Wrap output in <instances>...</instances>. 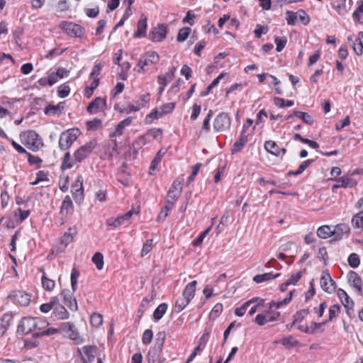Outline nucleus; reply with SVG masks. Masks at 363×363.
Returning <instances> with one entry per match:
<instances>
[{
    "label": "nucleus",
    "mask_w": 363,
    "mask_h": 363,
    "mask_svg": "<svg viewBox=\"0 0 363 363\" xmlns=\"http://www.w3.org/2000/svg\"><path fill=\"white\" fill-rule=\"evenodd\" d=\"M196 285L197 281L194 280L185 286L182 296L177 300L175 303V308L177 312L183 311L194 298Z\"/></svg>",
    "instance_id": "nucleus-1"
},
{
    "label": "nucleus",
    "mask_w": 363,
    "mask_h": 363,
    "mask_svg": "<svg viewBox=\"0 0 363 363\" xmlns=\"http://www.w3.org/2000/svg\"><path fill=\"white\" fill-rule=\"evenodd\" d=\"M166 334L164 332H159L156 335L155 345L149 350L147 359V363H155L157 358L159 357L165 341Z\"/></svg>",
    "instance_id": "nucleus-2"
},
{
    "label": "nucleus",
    "mask_w": 363,
    "mask_h": 363,
    "mask_svg": "<svg viewBox=\"0 0 363 363\" xmlns=\"http://www.w3.org/2000/svg\"><path fill=\"white\" fill-rule=\"evenodd\" d=\"M80 134L81 132L78 128H72L64 131L59 139L60 149L62 151L68 150Z\"/></svg>",
    "instance_id": "nucleus-3"
},
{
    "label": "nucleus",
    "mask_w": 363,
    "mask_h": 363,
    "mask_svg": "<svg viewBox=\"0 0 363 363\" xmlns=\"http://www.w3.org/2000/svg\"><path fill=\"white\" fill-rule=\"evenodd\" d=\"M96 140H91L79 147L73 155L74 162H81L87 158L96 148Z\"/></svg>",
    "instance_id": "nucleus-4"
},
{
    "label": "nucleus",
    "mask_w": 363,
    "mask_h": 363,
    "mask_svg": "<svg viewBox=\"0 0 363 363\" xmlns=\"http://www.w3.org/2000/svg\"><path fill=\"white\" fill-rule=\"evenodd\" d=\"M21 137L26 146L33 151H37L43 145L39 135L34 130L26 131Z\"/></svg>",
    "instance_id": "nucleus-5"
},
{
    "label": "nucleus",
    "mask_w": 363,
    "mask_h": 363,
    "mask_svg": "<svg viewBox=\"0 0 363 363\" xmlns=\"http://www.w3.org/2000/svg\"><path fill=\"white\" fill-rule=\"evenodd\" d=\"M231 125V118L228 113L222 112L213 121V128L216 132H223L228 130Z\"/></svg>",
    "instance_id": "nucleus-6"
},
{
    "label": "nucleus",
    "mask_w": 363,
    "mask_h": 363,
    "mask_svg": "<svg viewBox=\"0 0 363 363\" xmlns=\"http://www.w3.org/2000/svg\"><path fill=\"white\" fill-rule=\"evenodd\" d=\"M160 60L159 55L155 52H148L138 61L137 67L134 69L138 72H144L145 66L151 64H157Z\"/></svg>",
    "instance_id": "nucleus-7"
},
{
    "label": "nucleus",
    "mask_w": 363,
    "mask_h": 363,
    "mask_svg": "<svg viewBox=\"0 0 363 363\" xmlns=\"http://www.w3.org/2000/svg\"><path fill=\"white\" fill-rule=\"evenodd\" d=\"M35 323H36V328L40 330H42L39 333H35L33 334V337H38L41 336H50L58 332L57 329L54 328H49L48 329L44 330L48 325V323L45 320H43L40 318H35Z\"/></svg>",
    "instance_id": "nucleus-8"
},
{
    "label": "nucleus",
    "mask_w": 363,
    "mask_h": 363,
    "mask_svg": "<svg viewBox=\"0 0 363 363\" xmlns=\"http://www.w3.org/2000/svg\"><path fill=\"white\" fill-rule=\"evenodd\" d=\"M61 28L72 37H82L84 34V29L72 22L64 21L61 23Z\"/></svg>",
    "instance_id": "nucleus-9"
},
{
    "label": "nucleus",
    "mask_w": 363,
    "mask_h": 363,
    "mask_svg": "<svg viewBox=\"0 0 363 363\" xmlns=\"http://www.w3.org/2000/svg\"><path fill=\"white\" fill-rule=\"evenodd\" d=\"M320 284L322 289L325 292L331 294L335 290V282L331 278L328 269L322 272Z\"/></svg>",
    "instance_id": "nucleus-10"
},
{
    "label": "nucleus",
    "mask_w": 363,
    "mask_h": 363,
    "mask_svg": "<svg viewBox=\"0 0 363 363\" xmlns=\"http://www.w3.org/2000/svg\"><path fill=\"white\" fill-rule=\"evenodd\" d=\"M77 351L84 363H91L95 359L97 347L95 345H86L82 348H77Z\"/></svg>",
    "instance_id": "nucleus-11"
},
{
    "label": "nucleus",
    "mask_w": 363,
    "mask_h": 363,
    "mask_svg": "<svg viewBox=\"0 0 363 363\" xmlns=\"http://www.w3.org/2000/svg\"><path fill=\"white\" fill-rule=\"evenodd\" d=\"M36 328L35 318L25 317L18 326V332L28 334Z\"/></svg>",
    "instance_id": "nucleus-12"
},
{
    "label": "nucleus",
    "mask_w": 363,
    "mask_h": 363,
    "mask_svg": "<svg viewBox=\"0 0 363 363\" xmlns=\"http://www.w3.org/2000/svg\"><path fill=\"white\" fill-rule=\"evenodd\" d=\"M72 196L77 203H80L84 199L83 179L78 176L74 184L72 186Z\"/></svg>",
    "instance_id": "nucleus-13"
},
{
    "label": "nucleus",
    "mask_w": 363,
    "mask_h": 363,
    "mask_svg": "<svg viewBox=\"0 0 363 363\" xmlns=\"http://www.w3.org/2000/svg\"><path fill=\"white\" fill-rule=\"evenodd\" d=\"M167 32V26L164 24H159L150 32L149 37L153 42H160L166 38Z\"/></svg>",
    "instance_id": "nucleus-14"
},
{
    "label": "nucleus",
    "mask_w": 363,
    "mask_h": 363,
    "mask_svg": "<svg viewBox=\"0 0 363 363\" xmlns=\"http://www.w3.org/2000/svg\"><path fill=\"white\" fill-rule=\"evenodd\" d=\"M106 108V101L101 97H96L87 106L86 110L89 113H96L104 111Z\"/></svg>",
    "instance_id": "nucleus-15"
},
{
    "label": "nucleus",
    "mask_w": 363,
    "mask_h": 363,
    "mask_svg": "<svg viewBox=\"0 0 363 363\" xmlns=\"http://www.w3.org/2000/svg\"><path fill=\"white\" fill-rule=\"evenodd\" d=\"M182 191V180L179 179L174 180L168 191L167 199L174 201L175 202L177 199L180 196Z\"/></svg>",
    "instance_id": "nucleus-16"
},
{
    "label": "nucleus",
    "mask_w": 363,
    "mask_h": 363,
    "mask_svg": "<svg viewBox=\"0 0 363 363\" xmlns=\"http://www.w3.org/2000/svg\"><path fill=\"white\" fill-rule=\"evenodd\" d=\"M13 301L20 305L26 306L30 303V296L22 291H15L10 296Z\"/></svg>",
    "instance_id": "nucleus-17"
},
{
    "label": "nucleus",
    "mask_w": 363,
    "mask_h": 363,
    "mask_svg": "<svg viewBox=\"0 0 363 363\" xmlns=\"http://www.w3.org/2000/svg\"><path fill=\"white\" fill-rule=\"evenodd\" d=\"M248 140V134L245 130H242L238 140L235 142L231 149L232 154L241 151Z\"/></svg>",
    "instance_id": "nucleus-18"
},
{
    "label": "nucleus",
    "mask_w": 363,
    "mask_h": 363,
    "mask_svg": "<svg viewBox=\"0 0 363 363\" xmlns=\"http://www.w3.org/2000/svg\"><path fill=\"white\" fill-rule=\"evenodd\" d=\"M147 21V17L142 14L138 22L137 31L133 35L134 38H142L146 35Z\"/></svg>",
    "instance_id": "nucleus-19"
},
{
    "label": "nucleus",
    "mask_w": 363,
    "mask_h": 363,
    "mask_svg": "<svg viewBox=\"0 0 363 363\" xmlns=\"http://www.w3.org/2000/svg\"><path fill=\"white\" fill-rule=\"evenodd\" d=\"M347 40L352 42V48L357 55H362L363 53V32L359 33L358 38L353 41L352 36H348Z\"/></svg>",
    "instance_id": "nucleus-20"
},
{
    "label": "nucleus",
    "mask_w": 363,
    "mask_h": 363,
    "mask_svg": "<svg viewBox=\"0 0 363 363\" xmlns=\"http://www.w3.org/2000/svg\"><path fill=\"white\" fill-rule=\"evenodd\" d=\"M77 234L75 228H69L67 232H65L61 238V245L60 248L64 250L67 246L72 242L74 236Z\"/></svg>",
    "instance_id": "nucleus-21"
},
{
    "label": "nucleus",
    "mask_w": 363,
    "mask_h": 363,
    "mask_svg": "<svg viewBox=\"0 0 363 363\" xmlns=\"http://www.w3.org/2000/svg\"><path fill=\"white\" fill-rule=\"evenodd\" d=\"M133 214V211H129L126 213H125L122 216H118V218L113 219V218H109L107 220V225L109 226H113L114 228H117L124 223L125 220H128Z\"/></svg>",
    "instance_id": "nucleus-22"
},
{
    "label": "nucleus",
    "mask_w": 363,
    "mask_h": 363,
    "mask_svg": "<svg viewBox=\"0 0 363 363\" xmlns=\"http://www.w3.org/2000/svg\"><path fill=\"white\" fill-rule=\"evenodd\" d=\"M348 281L354 287L356 288L358 293H362V279L357 273L354 271H350L348 273Z\"/></svg>",
    "instance_id": "nucleus-23"
},
{
    "label": "nucleus",
    "mask_w": 363,
    "mask_h": 363,
    "mask_svg": "<svg viewBox=\"0 0 363 363\" xmlns=\"http://www.w3.org/2000/svg\"><path fill=\"white\" fill-rule=\"evenodd\" d=\"M334 231L333 236L335 240H340L342 239V236L345 234H347L350 232V228L345 223H340L337 225L334 229L333 230Z\"/></svg>",
    "instance_id": "nucleus-24"
},
{
    "label": "nucleus",
    "mask_w": 363,
    "mask_h": 363,
    "mask_svg": "<svg viewBox=\"0 0 363 363\" xmlns=\"http://www.w3.org/2000/svg\"><path fill=\"white\" fill-rule=\"evenodd\" d=\"M13 320L11 314L5 313L1 318H0V335H3L7 330Z\"/></svg>",
    "instance_id": "nucleus-25"
},
{
    "label": "nucleus",
    "mask_w": 363,
    "mask_h": 363,
    "mask_svg": "<svg viewBox=\"0 0 363 363\" xmlns=\"http://www.w3.org/2000/svg\"><path fill=\"white\" fill-rule=\"evenodd\" d=\"M53 314L58 319L65 320L69 318V313L67 309L58 302L53 308Z\"/></svg>",
    "instance_id": "nucleus-26"
},
{
    "label": "nucleus",
    "mask_w": 363,
    "mask_h": 363,
    "mask_svg": "<svg viewBox=\"0 0 363 363\" xmlns=\"http://www.w3.org/2000/svg\"><path fill=\"white\" fill-rule=\"evenodd\" d=\"M292 116H296L300 119H301L304 123L312 125L313 123V117L309 115L308 113L302 112L299 111H294L293 113L287 117V119L291 118Z\"/></svg>",
    "instance_id": "nucleus-27"
},
{
    "label": "nucleus",
    "mask_w": 363,
    "mask_h": 363,
    "mask_svg": "<svg viewBox=\"0 0 363 363\" xmlns=\"http://www.w3.org/2000/svg\"><path fill=\"white\" fill-rule=\"evenodd\" d=\"M73 210V203L69 196H66L62 201L60 213L62 215H68Z\"/></svg>",
    "instance_id": "nucleus-28"
},
{
    "label": "nucleus",
    "mask_w": 363,
    "mask_h": 363,
    "mask_svg": "<svg viewBox=\"0 0 363 363\" xmlns=\"http://www.w3.org/2000/svg\"><path fill=\"white\" fill-rule=\"evenodd\" d=\"M162 130L160 128L150 129L145 135L140 137L138 139V140L136 141V143H138L139 144L145 145V140L146 136L150 135V136H152V138L157 139L159 136H160L162 135Z\"/></svg>",
    "instance_id": "nucleus-29"
},
{
    "label": "nucleus",
    "mask_w": 363,
    "mask_h": 363,
    "mask_svg": "<svg viewBox=\"0 0 363 363\" xmlns=\"http://www.w3.org/2000/svg\"><path fill=\"white\" fill-rule=\"evenodd\" d=\"M174 204V201H171L170 199L167 200L164 207L161 210L158 215V221H164L166 219L167 216H168L169 211L172 209Z\"/></svg>",
    "instance_id": "nucleus-30"
},
{
    "label": "nucleus",
    "mask_w": 363,
    "mask_h": 363,
    "mask_svg": "<svg viewBox=\"0 0 363 363\" xmlns=\"http://www.w3.org/2000/svg\"><path fill=\"white\" fill-rule=\"evenodd\" d=\"M325 323H317L315 322H312L311 326L301 325L298 327V329L306 333L313 334L315 333L317 329L320 328Z\"/></svg>",
    "instance_id": "nucleus-31"
},
{
    "label": "nucleus",
    "mask_w": 363,
    "mask_h": 363,
    "mask_svg": "<svg viewBox=\"0 0 363 363\" xmlns=\"http://www.w3.org/2000/svg\"><path fill=\"white\" fill-rule=\"evenodd\" d=\"M280 276L279 273L273 274L272 272L264 273L262 274H257L253 277V281L256 283H262L265 281L277 278Z\"/></svg>",
    "instance_id": "nucleus-32"
},
{
    "label": "nucleus",
    "mask_w": 363,
    "mask_h": 363,
    "mask_svg": "<svg viewBox=\"0 0 363 363\" xmlns=\"http://www.w3.org/2000/svg\"><path fill=\"white\" fill-rule=\"evenodd\" d=\"M334 231L329 225H323L318 228L317 235L322 239H326L333 235Z\"/></svg>",
    "instance_id": "nucleus-33"
},
{
    "label": "nucleus",
    "mask_w": 363,
    "mask_h": 363,
    "mask_svg": "<svg viewBox=\"0 0 363 363\" xmlns=\"http://www.w3.org/2000/svg\"><path fill=\"white\" fill-rule=\"evenodd\" d=\"M265 150L271 155L279 156V147L277 144L272 140H268L264 143Z\"/></svg>",
    "instance_id": "nucleus-34"
},
{
    "label": "nucleus",
    "mask_w": 363,
    "mask_h": 363,
    "mask_svg": "<svg viewBox=\"0 0 363 363\" xmlns=\"http://www.w3.org/2000/svg\"><path fill=\"white\" fill-rule=\"evenodd\" d=\"M59 298L57 296H53L49 303H43L40 306V311L45 313H48L52 309L53 310V308L55 305L58 304Z\"/></svg>",
    "instance_id": "nucleus-35"
},
{
    "label": "nucleus",
    "mask_w": 363,
    "mask_h": 363,
    "mask_svg": "<svg viewBox=\"0 0 363 363\" xmlns=\"http://www.w3.org/2000/svg\"><path fill=\"white\" fill-rule=\"evenodd\" d=\"M278 342L283 345L287 349L292 348L298 344V341L291 335L281 339Z\"/></svg>",
    "instance_id": "nucleus-36"
},
{
    "label": "nucleus",
    "mask_w": 363,
    "mask_h": 363,
    "mask_svg": "<svg viewBox=\"0 0 363 363\" xmlns=\"http://www.w3.org/2000/svg\"><path fill=\"white\" fill-rule=\"evenodd\" d=\"M77 162H74V158L70 160V153L69 152H66L63 157L62 162L61 164V169L62 170H65L67 169H71Z\"/></svg>",
    "instance_id": "nucleus-37"
},
{
    "label": "nucleus",
    "mask_w": 363,
    "mask_h": 363,
    "mask_svg": "<svg viewBox=\"0 0 363 363\" xmlns=\"http://www.w3.org/2000/svg\"><path fill=\"white\" fill-rule=\"evenodd\" d=\"M313 162V160H307L301 162V164L299 165L298 168L296 171H289L288 172V175H294L298 176L303 173L304 170Z\"/></svg>",
    "instance_id": "nucleus-38"
},
{
    "label": "nucleus",
    "mask_w": 363,
    "mask_h": 363,
    "mask_svg": "<svg viewBox=\"0 0 363 363\" xmlns=\"http://www.w3.org/2000/svg\"><path fill=\"white\" fill-rule=\"evenodd\" d=\"M167 309V304L163 303L160 304L157 308L155 310L153 313V317L155 320H159L162 316L164 315Z\"/></svg>",
    "instance_id": "nucleus-39"
},
{
    "label": "nucleus",
    "mask_w": 363,
    "mask_h": 363,
    "mask_svg": "<svg viewBox=\"0 0 363 363\" xmlns=\"http://www.w3.org/2000/svg\"><path fill=\"white\" fill-rule=\"evenodd\" d=\"M353 18L355 21L363 23V1H360L358 7L352 13Z\"/></svg>",
    "instance_id": "nucleus-40"
},
{
    "label": "nucleus",
    "mask_w": 363,
    "mask_h": 363,
    "mask_svg": "<svg viewBox=\"0 0 363 363\" xmlns=\"http://www.w3.org/2000/svg\"><path fill=\"white\" fill-rule=\"evenodd\" d=\"M191 33V28L189 27H184L179 29L177 35V40L178 42H184L189 37Z\"/></svg>",
    "instance_id": "nucleus-41"
},
{
    "label": "nucleus",
    "mask_w": 363,
    "mask_h": 363,
    "mask_svg": "<svg viewBox=\"0 0 363 363\" xmlns=\"http://www.w3.org/2000/svg\"><path fill=\"white\" fill-rule=\"evenodd\" d=\"M90 323L92 326L99 328L103 323V316L97 313H93L90 317Z\"/></svg>",
    "instance_id": "nucleus-42"
},
{
    "label": "nucleus",
    "mask_w": 363,
    "mask_h": 363,
    "mask_svg": "<svg viewBox=\"0 0 363 363\" xmlns=\"http://www.w3.org/2000/svg\"><path fill=\"white\" fill-rule=\"evenodd\" d=\"M98 269H101L104 267V256L101 252H96L91 258Z\"/></svg>",
    "instance_id": "nucleus-43"
},
{
    "label": "nucleus",
    "mask_w": 363,
    "mask_h": 363,
    "mask_svg": "<svg viewBox=\"0 0 363 363\" xmlns=\"http://www.w3.org/2000/svg\"><path fill=\"white\" fill-rule=\"evenodd\" d=\"M41 279L43 287L45 290L51 291L55 288V282L54 280L47 278L45 274L43 275Z\"/></svg>",
    "instance_id": "nucleus-44"
},
{
    "label": "nucleus",
    "mask_w": 363,
    "mask_h": 363,
    "mask_svg": "<svg viewBox=\"0 0 363 363\" xmlns=\"http://www.w3.org/2000/svg\"><path fill=\"white\" fill-rule=\"evenodd\" d=\"M30 215V211H23L21 208H18L16 210H15L13 213V216L15 217L19 216V218L17 220L18 222L21 223L23 220H25L28 216Z\"/></svg>",
    "instance_id": "nucleus-45"
},
{
    "label": "nucleus",
    "mask_w": 363,
    "mask_h": 363,
    "mask_svg": "<svg viewBox=\"0 0 363 363\" xmlns=\"http://www.w3.org/2000/svg\"><path fill=\"white\" fill-rule=\"evenodd\" d=\"M274 104L279 108H283L285 106L290 107L294 105V101L291 100L285 101L282 98L275 97L274 99Z\"/></svg>",
    "instance_id": "nucleus-46"
},
{
    "label": "nucleus",
    "mask_w": 363,
    "mask_h": 363,
    "mask_svg": "<svg viewBox=\"0 0 363 363\" xmlns=\"http://www.w3.org/2000/svg\"><path fill=\"white\" fill-rule=\"evenodd\" d=\"M211 227H212V225H210L209 227H208L204 231H203L198 238H196V239H195L193 242H192V245H194V246H199L200 245L204 238L209 233L210 230H211Z\"/></svg>",
    "instance_id": "nucleus-47"
},
{
    "label": "nucleus",
    "mask_w": 363,
    "mask_h": 363,
    "mask_svg": "<svg viewBox=\"0 0 363 363\" xmlns=\"http://www.w3.org/2000/svg\"><path fill=\"white\" fill-rule=\"evenodd\" d=\"M340 312V306L338 304H334L329 308V318L328 320L324 322L325 323L331 321L334 317H335Z\"/></svg>",
    "instance_id": "nucleus-48"
},
{
    "label": "nucleus",
    "mask_w": 363,
    "mask_h": 363,
    "mask_svg": "<svg viewBox=\"0 0 363 363\" xmlns=\"http://www.w3.org/2000/svg\"><path fill=\"white\" fill-rule=\"evenodd\" d=\"M286 20L287 21L288 25L294 26L296 23L297 21V13L287 11L286 12Z\"/></svg>",
    "instance_id": "nucleus-49"
},
{
    "label": "nucleus",
    "mask_w": 363,
    "mask_h": 363,
    "mask_svg": "<svg viewBox=\"0 0 363 363\" xmlns=\"http://www.w3.org/2000/svg\"><path fill=\"white\" fill-rule=\"evenodd\" d=\"M61 112L60 111V105L58 104L57 106L53 105H49L45 107V113L46 115H55V114H60Z\"/></svg>",
    "instance_id": "nucleus-50"
},
{
    "label": "nucleus",
    "mask_w": 363,
    "mask_h": 363,
    "mask_svg": "<svg viewBox=\"0 0 363 363\" xmlns=\"http://www.w3.org/2000/svg\"><path fill=\"white\" fill-rule=\"evenodd\" d=\"M347 261H348L349 265L352 268L357 267L360 263L359 256L355 253H352L349 256Z\"/></svg>",
    "instance_id": "nucleus-51"
},
{
    "label": "nucleus",
    "mask_w": 363,
    "mask_h": 363,
    "mask_svg": "<svg viewBox=\"0 0 363 363\" xmlns=\"http://www.w3.org/2000/svg\"><path fill=\"white\" fill-rule=\"evenodd\" d=\"M164 155V152L161 150L157 153L156 156L151 162V165L150 167V172L154 171L156 169L157 165L161 162V159Z\"/></svg>",
    "instance_id": "nucleus-52"
},
{
    "label": "nucleus",
    "mask_w": 363,
    "mask_h": 363,
    "mask_svg": "<svg viewBox=\"0 0 363 363\" xmlns=\"http://www.w3.org/2000/svg\"><path fill=\"white\" fill-rule=\"evenodd\" d=\"M70 92V88L67 84H62L57 89V94L60 98L67 97Z\"/></svg>",
    "instance_id": "nucleus-53"
},
{
    "label": "nucleus",
    "mask_w": 363,
    "mask_h": 363,
    "mask_svg": "<svg viewBox=\"0 0 363 363\" xmlns=\"http://www.w3.org/2000/svg\"><path fill=\"white\" fill-rule=\"evenodd\" d=\"M79 276V273L75 268H73L71 273V286L73 291H76L77 285V278Z\"/></svg>",
    "instance_id": "nucleus-54"
},
{
    "label": "nucleus",
    "mask_w": 363,
    "mask_h": 363,
    "mask_svg": "<svg viewBox=\"0 0 363 363\" xmlns=\"http://www.w3.org/2000/svg\"><path fill=\"white\" fill-rule=\"evenodd\" d=\"M153 337V333L151 330L147 329L145 330L142 337V342L144 345H149Z\"/></svg>",
    "instance_id": "nucleus-55"
},
{
    "label": "nucleus",
    "mask_w": 363,
    "mask_h": 363,
    "mask_svg": "<svg viewBox=\"0 0 363 363\" xmlns=\"http://www.w3.org/2000/svg\"><path fill=\"white\" fill-rule=\"evenodd\" d=\"M274 42L277 45V47H276L277 51L281 52L285 47L287 40L284 37H283V38L276 37L274 39Z\"/></svg>",
    "instance_id": "nucleus-56"
},
{
    "label": "nucleus",
    "mask_w": 363,
    "mask_h": 363,
    "mask_svg": "<svg viewBox=\"0 0 363 363\" xmlns=\"http://www.w3.org/2000/svg\"><path fill=\"white\" fill-rule=\"evenodd\" d=\"M308 313L309 311L308 309H303L296 312L294 315V323L301 322Z\"/></svg>",
    "instance_id": "nucleus-57"
},
{
    "label": "nucleus",
    "mask_w": 363,
    "mask_h": 363,
    "mask_svg": "<svg viewBox=\"0 0 363 363\" xmlns=\"http://www.w3.org/2000/svg\"><path fill=\"white\" fill-rule=\"evenodd\" d=\"M164 115V113L160 109L158 110L155 108L147 116L146 120H148L150 118L151 122L152 120L158 119L162 117Z\"/></svg>",
    "instance_id": "nucleus-58"
},
{
    "label": "nucleus",
    "mask_w": 363,
    "mask_h": 363,
    "mask_svg": "<svg viewBox=\"0 0 363 363\" xmlns=\"http://www.w3.org/2000/svg\"><path fill=\"white\" fill-rule=\"evenodd\" d=\"M152 247H153L152 240L150 239V240H146V242L144 243V245L143 246V249L141 251V256L143 257V256L146 255L147 253H149L152 250Z\"/></svg>",
    "instance_id": "nucleus-59"
},
{
    "label": "nucleus",
    "mask_w": 363,
    "mask_h": 363,
    "mask_svg": "<svg viewBox=\"0 0 363 363\" xmlns=\"http://www.w3.org/2000/svg\"><path fill=\"white\" fill-rule=\"evenodd\" d=\"M102 121L100 119L94 118L92 121H89L86 123L88 129H96L101 126Z\"/></svg>",
    "instance_id": "nucleus-60"
},
{
    "label": "nucleus",
    "mask_w": 363,
    "mask_h": 363,
    "mask_svg": "<svg viewBox=\"0 0 363 363\" xmlns=\"http://www.w3.org/2000/svg\"><path fill=\"white\" fill-rule=\"evenodd\" d=\"M124 128L125 126H123L121 122L116 125L114 131L111 132L110 134H109V137L110 138H114V137H116V136H121L123 134V132H124Z\"/></svg>",
    "instance_id": "nucleus-61"
},
{
    "label": "nucleus",
    "mask_w": 363,
    "mask_h": 363,
    "mask_svg": "<svg viewBox=\"0 0 363 363\" xmlns=\"http://www.w3.org/2000/svg\"><path fill=\"white\" fill-rule=\"evenodd\" d=\"M169 79L166 75H160L158 76V83L160 85L159 93L161 94L168 82H169Z\"/></svg>",
    "instance_id": "nucleus-62"
},
{
    "label": "nucleus",
    "mask_w": 363,
    "mask_h": 363,
    "mask_svg": "<svg viewBox=\"0 0 363 363\" xmlns=\"http://www.w3.org/2000/svg\"><path fill=\"white\" fill-rule=\"evenodd\" d=\"M255 322L260 326L265 325L268 322L267 314H258L255 317Z\"/></svg>",
    "instance_id": "nucleus-63"
},
{
    "label": "nucleus",
    "mask_w": 363,
    "mask_h": 363,
    "mask_svg": "<svg viewBox=\"0 0 363 363\" xmlns=\"http://www.w3.org/2000/svg\"><path fill=\"white\" fill-rule=\"evenodd\" d=\"M298 17L303 25H307L309 23L310 17L304 10L301 9L298 11Z\"/></svg>",
    "instance_id": "nucleus-64"
}]
</instances>
